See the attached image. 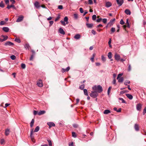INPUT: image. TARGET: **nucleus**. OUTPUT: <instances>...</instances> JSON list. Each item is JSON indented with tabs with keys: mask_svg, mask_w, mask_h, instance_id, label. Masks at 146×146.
I'll return each instance as SVG.
<instances>
[{
	"mask_svg": "<svg viewBox=\"0 0 146 146\" xmlns=\"http://www.w3.org/2000/svg\"><path fill=\"white\" fill-rule=\"evenodd\" d=\"M92 89L93 90L96 91L97 92H98L99 93H100L103 91L102 87L100 85L94 86L92 87Z\"/></svg>",
	"mask_w": 146,
	"mask_h": 146,
	"instance_id": "nucleus-1",
	"label": "nucleus"
},
{
	"mask_svg": "<svg viewBox=\"0 0 146 146\" xmlns=\"http://www.w3.org/2000/svg\"><path fill=\"white\" fill-rule=\"evenodd\" d=\"M98 95V93L95 91H92L91 93L90 94V96L93 98H96Z\"/></svg>",
	"mask_w": 146,
	"mask_h": 146,
	"instance_id": "nucleus-2",
	"label": "nucleus"
},
{
	"mask_svg": "<svg viewBox=\"0 0 146 146\" xmlns=\"http://www.w3.org/2000/svg\"><path fill=\"white\" fill-rule=\"evenodd\" d=\"M37 85L39 87H41L43 86L42 81L41 79H39L37 82Z\"/></svg>",
	"mask_w": 146,
	"mask_h": 146,
	"instance_id": "nucleus-3",
	"label": "nucleus"
},
{
	"mask_svg": "<svg viewBox=\"0 0 146 146\" xmlns=\"http://www.w3.org/2000/svg\"><path fill=\"white\" fill-rule=\"evenodd\" d=\"M114 58L115 60L119 61L120 60V56L119 54L115 53L114 55Z\"/></svg>",
	"mask_w": 146,
	"mask_h": 146,
	"instance_id": "nucleus-4",
	"label": "nucleus"
},
{
	"mask_svg": "<svg viewBox=\"0 0 146 146\" xmlns=\"http://www.w3.org/2000/svg\"><path fill=\"white\" fill-rule=\"evenodd\" d=\"M24 17V16L22 15L19 16L17 19L16 22H19L22 21Z\"/></svg>",
	"mask_w": 146,
	"mask_h": 146,
	"instance_id": "nucleus-5",
	"label": "nucleus"
},
{
	"mask_svg": "<svg viewBox=\"0 0 146 146\" xmlns=\"http://www.w3.org/2000/svg\"><path fill=\"white\" fill-rule=\"evenodd\" d=\"M142 105L140 104L139 103L136 105V109L138 111H140L141 109Z\"/></svg>",
	"mask_w": 146,
	"mask_h": 146,
	"instance_id": "nucleus-6",
	"label": "nucleus"
},
{
	"mask_svg": "<svg viewBox=\"0 0 146 146\" xmlns=\"http://www.w3.org/2000/svg\"><path fill=\"white\" fill-rule=\"evenodd\" d=\"M115 18H114L112 19H111L110 22L108 23V25H110V27H111L112 25H113V24L114 23V21H115Z\"/></svg>",
	"mask_w": 146,
	"mask_h": 146,
	"instance_id": "nucleus-7",
	"label": "nucleus"
},
{
	"mask_svg": "<svg viewBox=\"0 0 146 146\" xmlns=\"http://www.w3.org/2000/svg\"><path fill=\"white\" fill-rule=\"evenodd\" d=\"M116 1L119 6H121L123 3V0H116Z\"/></svg>",
	"mask_w": 146,
	"mask_h": 146,
	"instance_id": "nucleus-8",
	"label": "nucleus"
},
{
	"mask_svg": "<svg viewBox=\"0 0 146 146\" xmlns=\"http://www.w3.org/2000/svg\"><path fill=\"white\" fill-rule=\"evenodd\" d=\"M47 124L49 126V128L52 127H54L55 126V124L53 122H48Z\"/></svg>",
	"mask_w": 146,
	"mask_h": 146,
	"instance_id": "nucleus-9",
	"label": "nucleus"
},
{
	"mask_svg": "<svg viewBox=\"0 0 146 146\" xmlns=\"http://www.w3.org/2000/svg\"><path fill=\"white\" fill-rule=\"evenodd\" d=\"M112 3L109 1H108L106 3L105 6L106 7L108 8L112 6Z\"/></svg>",
	"mask_w": 146,
	"mask_h": 146,
	"instance_id": "nucleus-10",
	"label": "nucleus"
},
{
	"mask_svg": "<svg viewBox=\"0 0 146 146\" xmlns=\"http://www.w3.org/2000/svg\"><path fill=\"white\" fill-rule=\"evenodd\" d=\"M34 5L35 7L37 9L39 8L40 7L39 3L38 1H36L34 3Z\"/></svg>",
	"mask_w": 146,
	"mask_h": 146,
	"instance_id": "nucleus-11",
	"label": "nucleus"
},
{
	"mask_svg": "<svg viewBox=\"0 0 146 146\" xmlns=\"http://www.w3.org/2000/svg\"><path fill=\"white\" fill-rule=\"evenodd\" d=\"M14 44L12 42L10 41H7L5 44V46L9 45L10 46H13L14 45Z\"/></svg>",
	"mask_w": 146,
	"mask_h": 146,
	"instance_id": "nucleus-12",
	"label": "nucleus"
},
{
	"mask_svg": "<svg viewBox=\"0 0 146 146\" xmlns=\"http://www.w3.org/2000/svg\"><path fill=\"white\" fill-rule=\"evenodd\" d=\"M70 67L69 66L67 67L66 69L62 68V69L61 71L62 73H64L65 72H68L70 70Z\"/></svg>",
	"mask_w": 146,
	"mask_h": 146,
	"instance_id": "nucleus-13",
	"label": "nucleus"
},
{
	"mask_svg": "<svg viewBox=\"0 0 146 146\" xmlns=\"http://www.w3.org/2000/svg\"><path fill=\"white\" fill-rule=\"evenodd\" d=\"M59 33L61 34L64 35L65 34V33L64 32L63 29L61 28H60L58 30Z\"/></svg>",
	"mask_w": 146,
	"mask_h": 146,
	"instance_id": "nucleus-14",
	"label": "nucleus"
},
{
	"mask_svg": "<svg viewBox=\"0 0 146 146\" xmlns=\"http://www.w3.org/2000/svg\"><path fill=\"white\" fill-rule=\"evenodd\" d=\"M7 8L8 9H9L11 8L12 7L14 9H15V6L13 5H9V4H7Z\"/></svg>",
	"mask_w": 146,
	"mask_h": 146,
	"instance_id": "nucleus-15",
	"label": "nucleus"
},
{
	"mask_svg": "<svg viewBox=\"0 0 146 146\" xmlns=\"http://www.w3.org/2000/svg\"><path fill=\"white\" fill-rule=\"evenodd\" d=\"M124 12L127 15H130L131 14L130 11L128 9H125Z\"/></svg>",
	"mask_w": 146,
	"mask_h": 146,
	"instance_id": "nucleus-16",
	"label": "nucleus"
},
{
	"mask_svg": "<svg viewBox=\"0 0 146 146\" xmlns=\"http://www.w3.org/2000/svg\"><path fill=\"white\" fill-rule=\"evenodd\" d=\"M126 96L130 100H132L133 99V97L131 94H125Z\"/></svg>",
	"mask_w": 146,
	"mask_h": 146,
	"instance_id": "nucleus-17",
	"label": "nucleus"
},
{
	"mask_svg": "<svg viewBox=\"0 0 146 146\" xmlns=\"http://www.w3.org/2000/svg\"><path fill=\"white\" fill-rule=\"evenodd\" d=\"M3 30L6 32H7L9 31V29L7 27H3L2 28Z\"/></svg>",
	"mask_w": 146,
	"mask_h": 146,
	"instance_id": "nucleus-18",
	"label": "nucleus"
},
{
	"mask_svg": "<svg viewBox=\"0 0 146 146\" xmlns=\"http://www.w3.org/2000/svg\"><path fill=\"white\" fill-rule=\"evenodd\" d=\"M33 129H32L31 132L30 136L31 137L32 141H34V137L33 136Z\"/></svg>",
	"mask_w": 146,
	"mask_h": 146,
	"instance_id": "nucleus-19",
	"label": "nucleus"
},
{
	"mask_svg": "<svg viewBox=\"0 0 146 146\" xmlns=\"http://www.w3.org/2000/svg\"><path fill=\"white\" fill-rule=\"evenodd\" d=\"M111 113V111L110 110H106L104 111V113L105 114H108V113Z\"/></svg>",
	"mask_w": 146,
	"mask_h": 146,
	"instance_id": "nucleus-20",
	"label": "nucleus"
},
{
	"mask_svg": "<svg viewBox=\"0 0 146 146\" xmlns=\"http://www.w3.org/2000/svg\"><path fill=\"white\" fill-rule=\"evenodd\" d=\"M46 113V111H40L38 113V115H40L44 114Z\"/></svg>",
	"mask_w": 146,
	"mask_h": 146,
	"instance_id": "nucleus-21",
	"label": "nucleus"
},
{
	"mask_svg": "<svg viewBox=\"0 0 146 146\" xmlns=\"http://www.w3.org/2000/svg\"><path fill=\"white\" fill-rule=\"evenodd\" d=\"M81 37L80 35L79 34H77L76 35L74 36V38L76 39H79Z\"/></svg>",
	"mask_w": 146,
	"mask_h": 146,
	"instance_id": "nucleus-22",
	"label": "nucleus"
},
{
	"mask_svg": "<svg viewBox=\"0 0 146 146\" xmlns=\"http://www.w3.org/2000/svg\"><path fill=\"white\" fill-rule=\"evenodd\" d=\"M86 25L87 27L88 28H91L93 26V24L92 23L89 24L86 23Z\"/></svg>",
	"mask_w": 146,
	"mask_h": 146,
	"instance_id": "nucleus-23",
	"label": "nucleus"
},
{
	"mask_svg": "<svg viewBox=\"0 0 146 146\" xmlns=\"http://www.w3.org/2000/svg\"><path fill=\"white\" fill-rule=\"evenodd\" d=\"M134 127L136 131H138L139 130V127L138 124H135V125Z\"/></svg>",
	"mask_w": 146,
	"mask_h": 146,
	"instance_id": "nucleus-24",
	"label": "nucleus"
},
{
	"mask_svg": "<svg viewBox=\"0 0 146 146\" xmlns=\"http://www.w3.org/2000/svg\"><path fill=\"white\" fill-rule=\"evenodd\" d=\"M10 130L9 129H7L5 130V134L6 135H8L10 133Z\"/></svg>",
	"mask_w": 146,
	"mask_h": 146,
	"instance_id": "nucleus-25",
	"label": "nucleus"
},
{
	"mask_svg": "<svg viewBox=\"0 0 146 146\" xmlns=\"http://www.w3.org/2000/svg\"><path fill=\"white\" fill-rule=\"evenodd\" d=\"M35 121V120L34 119H33L31 120V121L30 123V127H32Z\"/></svg>",
	"mask_w": 146,
	"mask_h": 146,
	"instance_id": "nucleus-26",
	"label": "nucleus"
},
{
	"mask_svg": "<svg viewBox=\"0 0 146 146\" xmlns=\"http://www.w3.org/2000/svg\"><path fill=\"white\" fill-rule=\"evenodd\" d=\"M128 21H129L128 19H126V22L125 25H127V27H128V28H129L130 27V25Z\"/></svg>",
	"mask_w": 146,
	"mask_h": 146,
	"instance_id": "nucleus-27",
	"label": "nucleus"
},
{
	"mask_svg": "<svg viewBox=\"0 0 146 146\" xmlns=\"http://www.w3.org/2000/svg\"><path fill=\"white\" fill-rule=\"evenodd\" d=\"M118 79V82H122L123 81V77L119 78Z\"/></svg>",
	"mask_w": 146,
	"mask_h": 146,
	"instance_id": "nucleus-28",
	"label": "nucleus"
},
{
	"mask_svg": "<svg viewBox=\"0 0 146 146\" xmlns=\"http://www.w3.org/2000/svg\"><path fill=\"white\" fill-rule=\"evenodd\" d=\"M84 94L86 96H88V91L87 89H84Z\"/></svg>",
	"mask_w": 146,
	"mask_h": 146,
	"instance_id": "nucleus-29",
	"label": "nucleus"
},
{
	"mask_svg": "<svg viewBox=\"0 0 146 146\" xmlns=\"http://www.w3.org/2000/svg\"><path fill=\"white\" fill-rule=\"evenodd\" d=\"M112 53L111 52H109L108 54V57L109 59H111L112 57Z\"/></svg>",
	"mask_w": 146,
	"mask_h": 146,
	"instance_id": "nucleus-30",
	"label": "nucleus"
},
{
	"mask_svg": "<svg viewBox=\"0 0 146 146\" xmlns=\"http://www.w3.org/2000/svg\"><path fill=\"white\" fill-rule=\"evenodd\" d=\"M118 99L119 100H120L121 101V102L122 103L125 104L126 103V101L123 98H119Z\"/></svg>",
	"mask_w": 146,
	"mask_h": 146,
	"instance_id": "nucleus-31",
	"label": "nucleus"
},
{
	"mask_svg": "<svg viewBox=\"0 0 146 146\" xmlns=\"http://www.w3.org/2000/svg\"><path fill=\"white\" fill-rule=\"evenodd\" d=\"M129 92V91L128 90H123V91H121L120 92V94H123L125 93H128V92Z\"/></svg>",
	"mask_w": 146,
	"mask_h": 146,
	"instance_id": "nucleus-32",
	"label": "nucleus"
},
{
	"mask_svg": "<svg viewBox=\"0 0 146 146\" xmlns=\"http://www.w3.org/2000/svg\"><path fill=\"white\" fill-rule=\"evenodd\" d=\"M84 87H85V85H84V84H82V85H80L79 86V89H80L81 90H83V89H84Z\"/></svg>",
	"mask_w": 146,
	"mask_h": 146,
	"instance_id": "nucleus-33",
	"label": "nucleus"
},
{
	"mask_svg": "<svg viewBox=\"0 0 146 146\" xmlns=\"http://www.w3.org/2000/svg\"><path fill=\"white\" fill-rule=\"evenodd\" d=\"M39 129V127L38 126H37L35 128L34 132H37L38 131Z\"/></svg>",
	"mask_w": 146,
	"mask_h": 146,
	"instance_id": "nucleus-34",
	"label": "nucleus"
},
{
	"mask_svg": "<svg viewBox=\"0 0 146 146\" xmlns=\"http://www.w3.org/2000/svg\"><path fill=\"white\" fill-rule=\"evenodd\" d=\"M15 41L18 42V43H20L21 42V40L19 38H15Z\"/></svg>",
	"mask_w": 146,
	"mask_h": 146,
	"instance_id": "nucleus-35",
	"label": "nucleus"
},
{
	"mask_svg": "<svg viewBox=\"0 0 146 146\" xmlns=\"http://www.w3.org/2000/svg\"><path fill=\"white\" fill-rule=\"evenodd\" d=\"M0 7L2 8H3L4 7V5L3 3V1H1L0 3Z\"/></svg>",
	"mask_w": 146,
	"mask_h": 146,
	"instance_id": "nucleus-36",
	"label": "nucleus"
},
{
	"mask_svg": "<svg viewBox=\"0 0 146 146\" xmlns=\"http://www.w3.org/2000/svg\"><path fill=\"white\" fill-rule=\"evenodd\" d=\"M102 60L104 62H105L106 61V58L103 56L102 55L101 56Z\"/></svg>",
	"mask_w": 146,
	"mask_h": 146,
	"instance_id": "nucleus-37",
	"label": "nucleus"
},
{
	"mask_svg": "<svg viewBox=\"0 0 146 146\" xmlns=\"http://www.w3.org/2000/svg\"><path fill=\"white\" fill-rule=\"evenodd\" d=\"M115 31V29L114 27H112L111 28V33H110L111 34H112Z\"/></svg>",
	"mask_w": 146,
	"mask_h": 146,
	"instance_id": "nucleus-38",
	"label": "nucleus"
},
{
	"mask_svg": "<svg viewBox=\"0 0 146 146\" xmlns=\"http://www.w3.org/2000/svg\"><path fill=\"white\" fill-rule=\"evenodd\" d=\"M74 18L75 19H77L78 18V15L77 13H75L74 15Z\"/></svg>",
	"mask_w": 146,
	"mask_h": 146,
	"instance_id": "nucleus-39",
	"label": "nucleus"
},
{
	"mask_svg": "<svg viewBox=\"0 0 146 146\" xmlns=\"http://www.w3.org/2000/svg\"><path fill=\"white\" fill-rule=\"evenodd\" d=\"M35 56V55L34 54H33L31 56L30 58V60L31 61L33 60V58Z\"/></svg>",
	"mask_w": 146,
	"mask_h": 146,
	"instance_id": "nucleus-40",
	"label": "nucleus"
},
{
	"mask_svg": "<svg viewBox=\"0 0 146 146\" xmlns=\"http://www.w3.org/2000/svg\"><path fill=\"white\" fill-rule=\"evenodd\" d=\"M130 83V82L129 81V80H126L125 82L124 83V84L126 85L127 86L128 85L127 84H129Z\"/></svg>",
	"mask_w": 146,
	"mask_h": 146,
	"instance_id": "nucleus-41",
	"label": "nucleus"
},
{
	"mask_svg": "<svg viewBox=\"0 0 146 146\" xmlns=\"http://www.w3.org/2000/svg\"><path fill=\"white\" fill-rule=\"evenodd\" d=\"M72 125L73 127L75 128H78L79 126L78 125L76 124H74Z\"/></svg>",
	"mask_w": 146,
	"mask_h": 146,
	"instance_id": "nucleus-42",
	"label": "nucleus"
},
{
	"mask_svg": "<svg viewBox=\"0 0 146 146\" xmlns=\"http://www.w3.org/2000/svg\"><path fill=\"white\" fill-rule=\"evenodd\" d=\"M47 141L48 142L49 146H52V144L51 141L49 139H47Z\"/></svg>",
	"mask_w": 146,
	"mask_h": 146,
	"instance_id": "nucleus-43",
	"label": "nucleus"
},
{
	"mask_svg": "<svg viewBox=\"0 0 146 146\" xmlns=\"http://www.w3.org/2000/svg\"><path fill=\"white\" fill-rule=\"evenodd\" d=\"M72 136L73 137H74V138H76L77 137V136L76 135V133L75 132H72Z\"/></svg>",
	"mask_w": 146,
	"mask_h": 146,
	"instance_id": "nucleus-44",
	"label": "nucleus"
},
{
	"mask_svg": "<svg viewBox=\"0 0 146 146\" xmlns=\"http://www.w3.org/2000/svg\"><path fill=\"white\" fill-rule=\"evenodd\" d=\"M21 68L23 69H25L26 67L25 64L24 63H22L21 64Z\"/></svg>",
	"mask_w": 146,
	"mask_h": 146,
	"instance_id": "nucleus-45",
	"label": "nucleus"
},
{
	"mask_svg": "<svg viewBox=\"0 0 146 146\" xmlns=\"http://www.w3.org/2000/svg\"><path fill=\"white\" fill-rule=\"evenodd\" d=\"M10 58L13 60H14L16 58V56L14 55H12L10 57Z\"/></svg>",
	"mask_w": 146,
	"mask_h": 146,
	"instance_id": "nucleus-46",
	"label": "nucleus"
},
{
	"mask_svg": "<svg viewBox=\"0 0 146 146\" xmlns=\"http://www.w3.org/2000/svg\"><path fill=\"white\" fill-rule=\"evenodd\" d=\"M69 146H75L74 145V142L73 141H71L70 143H69Z\"/></svg>",
	"mask_w": 146,
	"mask_h": 146,
	"instance_id": "nucleus-47",
	"label": "nucleus"
},
{
	"mask_svg": "<svg viewBox=\"0 0 146 146\" xmlns=\"http://www.w3.org/2000/svg\"><path fill=\"white\" fill-rule=\"evenodd\" d=\"M102 22H103L104 23H106L107 22V19L106 18L104 19H102Z\"/></svg>",
	"mask_w": 146,
	"mask_h": 146,
	"instance_id": "nucleus-48",
	"label": "nucleus"
},
{
	"mask_svg": "<svg viewBox=\"0 0 146 146\" xmlns=\"http://www.w3.org/2000/svg\"><path fill=\"white\" fill-rule=\"evenodd\" d=\"M5 22L4 21H1L0 22V25H2L5 24Z\"/></svg>",
	"mask_w": 146,
	"mask_h": 146,
	"instance_id": "nucleus-49",
	"label": "nucleus"
},
{
	"mask_svg": "<svg viewBox=\"0 0 146 146\" xmlns=\"http://www.w3.org/2000/svg\"><path fill=\"white\" fill-rule=\"evenodd\" d=\"M128 71H130L131 70V67L130 64H128Z\"/></svg>",
	"mask_w": 146,
	"mask_h": 146,
	"instance_id": "nucleus-50",
	"label": "nucleus"
},
{
	"mask_svg": "<svg viewBox=\"0 0 146 146\" xmlns=\"http://www.w3.org/2000/svg\"><path fill=\"white\" fill-rule=\"evenodd\" d=\"M96 18V15H93L92 17V19L93 20H95Z\"/></svg>",
	"mask_w": 146,
	"mask_h": 146,
	"instance_id": "nucleus-51",
	"label": "nucleus"
},
{
	"mask_svg": "<svg viewBox=\"0 0 146 146\" xmlns=\"http://www.w3.org/2000/svg\"><path fill=\"white\" fill-rule=\"evenodd\" d=\"M127 27V25H124L123 26V29L125 30V31H126L127 33L128 32V31H127V30L126 29V27Z\"/></svg>",
	"mask_w": 146,
	"mask_h": 146,
	"instance_id": "nucleus-52",
	"label": "nucleus"
},
{
	"mask_svg": "<svg viewBox=\"0 0 146 146\" xmlns=\"http://www.w3.org/2000/svg\"><path fill=\"white\" fill-rule=\"evenodd\" d=\"M120 24L123 25L125 24V22L123 21V20L121 19L120 21Z\"/></svg>",
	"mask_w": 146,
	"mask_h": 146,
	"instance_id": "nucleus-53",
	"label": "nucleus"
},
{
	"mask_svg": "<svg viewBox=\"0 0 146 146\" xmlns=\"http://www.w3.org/2000/svg\"><path fill=\"white\" fill-rule=\"evenodd\" d=\"M111 86H110L109 88L108 89V94L109 95L110 93V90H111Z\"/></svg>",
	"mask_w": 146,
	"mask_h": 146,
	"instance_id": "nucleus-54",
	"label": "nucleus"
},
{
	"mask_svg": "<svg viewBox=\"0 0 146 146\" xmlns=\"http://www.w3.org/2000/svg\"><path fill=\"white\" fill-rule=\"evenodd\" d=\"M146 113V107H145L144 109L143 112V115H144Z\"/></svg>",
	"mask_w": 146,
	"mask_h": 146,
	"instance_id": "nucleus-55",
	"label": "nucleus"
},
{
	"mask_svg": "<svg viewBox=\"0 0 146 146\" xmlns=\"http://www.w3.org/2000/svg\"><path fill=\"white\" fill-rule=\"evenodd\" d=\"M60 23H61L64 26L66 25V23L65 22V21H61Z\"/></svg>",
	"mask_w": 146,
	"mask_h": 146,
	"instance_id": "nucleus-56",
	"label": "nucleus"
},
{
	"mask_svg": "<svg viewBox=\"0 0 146 146\" xmlns=\"http://www.w3.org/2000/svg\"><path fill=\"white\" fill-rule=\"evenodd\" d=\"M58 9H63V6L62 5H59L58 6Z\"/></svg>",
	"mask_w": 146,
	"mask_h": 146,
	"instance_id": "nucleus-57",
	"label": "nucleus"
},
{
	"mask_svg": "<svg viewBox=\"0 0 146 146\" xmlns=\"http://www.w3.org/2000/svg\"><path fill=\"white\" fill-rule=\"evenodd\" d=\"M68 18L67 17H65L64 18V20L65 22H67L68 21Z\"/></svg>",
	"mask_w": 146,
	"mask_h": 146,
	"instance_id": "nucleus-58",
	"label": "nucleus"
},
{
	"mask_svg": "<svg viewBox=\"0 0 146 146\" xmlns=\"http://www.w3.org/2000/svg\"><path fill=\"white\" fill-rule=\"evenodd\" d=\"M50 25H49V26H51L54 23V21H50L49 22Z\"/></svg>",
	"mask_w": 146,
	"mask_h": 146,
	"instance_id": "nucleus-59",
	"label": "nucleus"
},
{
	"mask_svg": "<svg viewBox=\"0 0 146 146\" xmlns=\"http://www.w3.org/2000/svg\"><path fill=\"white\" fill-rule=\"evenodd\" d=\"M38 111H37L34 110L33 111V114L34 115H36L37 114H38Z\"/></svg>",
	"mask_w": 146,
	"mask_h": 146,
	"instance_id": "nucleus-60",
	"label": "nucleus"
},
{
	"mask_svg": "<svg viewBox=\"0 0 146 146\" xmlns=\"http://www.w3.org/2000/svg\"><path fill=\"white\" fill-rule=\"evenodd\" d=\"M8 36L6 35H5V36L4 37V38L3 39V40L4 41L6 40L8 38Z\"/></svg>",
	"mask_w": 146,
	"mask_h": 146,
	"instance_id": "nucleus-61",
	"label": "nucleus"
},
{
	"mask_svg": "<svg viewBox=\"0 0 146 146\" xmlns=\"http://www.w3.org/2000/svg\"><path fill=\"white\" fill-rule=\"evenodd\" d=\"M102 20V18H100L99 19H97L96 20V22L98 23H99Z\"/></svg>",
	"mask_w": 146,
	"mask_h": 146,
	"instance_id": "nucleus-62",
	"label": "nucleus"
},
{
	"mask_svg": "<svg viewBox=\"0 0 146 146\" xmlns=\"http://www.w3.org/2000/svg\"><path fill=\"white\" fill-rule=\"evenodd\" d=\"M88 4L90 5H92L93 4L92 0H88Z\"/></svg>",
	"mask_w": 146,
	"mask_h": 146,
	"instance_id": "nucleus-63",
	"label": "nucleus"
},
{
	"mask_svg": "<svg viewBox=\"0 0 146 146\" xmlns=\"http://www.w3.org/2000/svg\"><path fill=\"white\" fill-rule=\"evenodd\" d=\"M29 46L28 44H26L25 46V47L26 48H29Z\"/></svg>",
	"mask_w": 146,
	"mask_h": 146,
	"instance_id": "nucleus-64",
	"label": "nucleus"
}]
</instances>
